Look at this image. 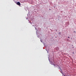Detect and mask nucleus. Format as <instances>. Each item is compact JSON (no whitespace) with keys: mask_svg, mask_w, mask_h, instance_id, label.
Listing matches in <instances>:
<instances>
[{"mask_svg":"<svg viewBox=\"0 0 76 76\" xmlns=\"http://www.w3.org/2000/svg\"><path fill=\"white\" fill-rule=\"evenodd\" d=\"M40 41H41V42H42V41H41V39H40Z\"/></svg>","mask_w":76,"mask_h":76,"instance_id":"nucleus-4","label":"nucleus"},{"mask_svg":"<svg viewBox=\"0 0 76 76\" xmlns=\"http://www.w3.org/2000/svg\"><path fill=\"white\" fill-rule=\"evenodd\" d=\"M58 34L59 35H60L61 34V32H59L58 33Z\"/></svg>","mask_w":76,"mask_h":76,"instance_id":"nucleus-2","label":"nucleus"},{"mask_svg":"<svg viewBox=\"0 0 76 76\" xmlns=\"http://www.w3.org/2000/svg\"><path fill=\"white\" fill-rule=\"evenodd\" d=\"M17 4L18 5H20V3L19 2H18L17 3Z\"/></svg>","mask_w":76,"mask_h":76,"instance_id":"nucleus-1","label":"nucleus"},{"mask_svg":"<svg viewBox=\"0 0 76 76\" xmlns=\"http://www.w3.org/2000/svg\"><path fill=\"white\" fill-rule=\"evenodd\" d=\"M74 48L73 47V48Z\"/></svg>","mask_w":76,"mask_h":76,"instance_id":"nucleus-6","label":"nucleus"},{"mask_svg":"<svg viewBox=\"0 0 76 76\" xmlns=\"http://www.w3.org/2000/svg\"><path fill=\"white\" fill-rule=\"evenodd\" d=\"M74 32H76L75 31H74Z\"/></svg>","mask_w":76,"mask_h":76,"instance_id":"nucleus-5","label":"nucleus"},{"mask_svg":"<svg viewBox=\"0 0 76 76\" xmlns=\"http://www.w3.org/2000/svg\"><path fill=\"white\" fill-rule=\"evenodd\" d=\"M70 38V37H68V38Z\"/></svg>","mask_w":76,"mask_h":76,"instance_id":"nucleus-3","label":"nucleus"}]
</instances>
